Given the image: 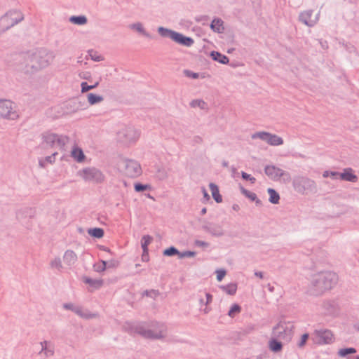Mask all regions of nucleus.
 I'll return each instance as SVG.
<instances>
[{"label": "nucleus", "mask_w": 359, "mask_h": 359, "mask_svg": "<svg viewBox=\"0 0 359 359\" xmlns=\"http://www.w3.org/2000/svg\"><path fill=\"white\" fill-rule=\"evenodd\" d=\"M24 19L23 14L18 10L8 11L0 18V34L8 30Z\"/></svg>", "instance_id": "1"}, {"label": "nucleus", "mask_w": 359, "mask_h": 359, "mask_svg": "<svg viewBox=\"0 0 359 359\" xmlns=\"http://www.w3.org/2000/svg\"><path fill=\"white\" fill-rule=\"evenodd\" d=\"M137 332L146 339H160L165 336L166 329L163 325L155 324L150 326H140Z\"/></svg>", "instance_id": "2"}, {"label": "nucleus", "mask_w": 359, "mask_h": 359, "mask_svg": "<svg viewBox=\"0 0 359 359\" xmlns=\"http://www.w3.org/2000/svg\"><path fill=\"white\" fill-rule=\"evenodd\" d=\"M337 280V276L334 273H323L318 274L316 279V286L320 291L330 289Z\"/></svg>", "instance_id": "3"}, {"label": "nucleus", "mask_w": 359, "mask_h": 359, "mask_svg": "<svg viewBox=\"0 0 359 359\" xmlns=\"http://www.w3.org/2000/svg\"><path fill=\"white\" fill-rule=\"evenodd\" d=\"M119 168L123 174L129 177H136L142 173L140 165L134 161H123L119 165Z\"/></svg>", "instance_id": "4"}, {"label": "nucleus", "mask_w": 359, "mask_h": 359, "mask_svg": "<svg viewBox=\"0 0 359 359\" xmlns=\"http://www.w3.org/2000/svg\"><path fill=\"white\" fill-rule=\"evenodd\" d=\"M299 20L305 25L312 27L319 20V13H315L313 10H306L301 12Z\"/></svg>", "instance_id": "5"}, {"label": "nucleus", "mask_w": 359, "mask_h": 359, "mask_svg": "<svg viewBox=\"0 0 359 359\" xmlns=\"http://www.w3.org/2000/svg\"><path fill=\"white\" fill-rule=\"evenodd\" d=\"M15 108L14 104L9 100L0 102V116L10 119H15L18 115Z\"/></svg>", "instance_id": "6"}, {"label": "nucleus", "mask_w": 359, "mask_h": 359, "mask_svg": "<svg viewBox=\"0 0 359 359\" xmlns=\"http://www.w3.org/2000/svg\"><path fill=\"white\" fill-rule=\"evenodd\" d=\"M53 57V53L45 48H40L34 53V59L41 67L49 65Z\"/></svg>", "instance_id": "7"}, {"label": "nucleus", "mask_w": 359, "mask_h": 359, "mask_svg": "<svg viewBox=\"0 0 359 359\" xmlns=\"http://www.w3.org/2000/svg\"><path fill=\"white\" fill-rule=\"evenodd\" d=\"M82 177L86 181L95 182H100L104 180L102 173L95 168H86L83 170Z\"/></svg>", "instance_id": "8"}, {"label": "nucleus", "mask_w": 359, "mask_h": 359, "mask_svg": "<svg viewBox=\"0 0 359 359\" xmlns=\"http://www.w3.org/2000/svg\"><path fill=\"white\" fill-rule=\"evenodd\" d=\"M172 40L181 45L189 47L194 44V41L192 38L185 36L183 34L176 32L175 33Z\"/></svg>", "instance_id": "9"}, {"label": "nucleus", "mask_w": 359, "mask_h": 359, "mask_svg": "<svg viewBox=\"0 0 359 359\" xmlns=\"http://www.w3.org/2000/svg\"><path fill=\"white\" fill-rule=\"evenodd\" d=\"M266 174L271 179L277 180L280 179V177L284 175V172L275 166H266L265 168Z\"/></svg>", "instance_id": "10"}, {"label": "nucleus", "mask_w": 359, "mask_h": 359, "mask_svg": "<svg viewBox=\"0 0 359 359\" xmlns=\"http://www.w3.org/2000/svg\"><path fill=\"white\" fill-rule=\"evenodd\" d=\"M317 337V342L318 344H330L333 340V335L332 332L328 330L318 332Z\"/></svg>", "instance_id": "11"}, {"label": "nucleus", "mask_w": 359, "mask_h": 359, "mask_svg": "<svg viewBox=\"0 0 359 359\" xmlns=\"http://www.w3.org/2000/svg\"><path fill=\"white\" fill-rule=\"evenodd\" d=\"M45 142L50 147H61L64 142L55 134H48L45 137Z\"/></svg>", "instance_id": "12"}, {"label": "nucleus", "mask_w": 359, "mask_h": 359, "mask_svg": "<svg viewBox=\"0 0 359 359\" xmlns=\"http://www.w3.org/2000/svg\"><path fill=\"white\" fill-rule=\"evenodd\" d=\"M339 177L348 182H356L357 180V176L353 174V170L351 168L345 169L343 172L339 173Z\"/></svg>", "instance_id": "13"}, {"label": "nucleus", "mask_w": 359, "mask_h": 359, "mask_svg": "<svg viewBox=\"0 0 359 359\" xmlns=\"http://www.w3.org/2000/svg\"><path fill=\"white\" fill-rule=\"evenodd\" d=\"M64 262L67 265L73 264L77 259L76 253L72 250H67L63 257Z\"/></svg>", "instance_id": "14"}, {"label": "nucleus", "mask_w": 359, "mask_h": 359, "mask_svg": "<svg viewBox=\"0 0 359 359\" xmlns=\"http://www.w3.org/2000/svg\"><path fill=\"white\" fill-rule=\"evenodd\" d=\"M210 56L213 60L217 61L221 64L226 65L229 62V58L217 51H212Z\"/></svg>", "instance_id": "15"}, {"label": "nucleus", "mask_w": 359, "mask_h": 359, "mask_svg": "<svg viewBox=\"0 0 359 359\" xmlns=\"http://www.w3.org/2000/svg\"><path fill=\"white\" fill-rule=\"evenodd\" d=\"M72 156L78 162H82L85 159V155L81 149L74 147L71 152Z\"/></svg>", "instance_id": "16"}, {"label": "nucleus", "mask_w": 359, "mask_h": 359, "mask_svg": "<svg viewBox=\"0 0 359 359\" xmlns=\"http://www.w3.org/2000/svg\"><path fill=\"white\" fill-rule=\"evenodd\" d=\"M210 28L218 33H221L224 30L223 21L219 18H215L210 24Z\"/></svg>", "instance_id": "17"}, {"label": "nucleus", "mask_w": 359, "mask_h": 359, "mask_svg": "<svg viewBox=\"0 0 359 359\" xmlns=\"http://www.w3.org/2000/svg\"><path fill=\"white\" fill-rule=\"evenodd\" d=\"M266 142L273 146H278L283 144V140L280 137L269 133Z\"/></svg>", "instance_id": "18"}, {"label": "nucleus", "mask_w": 359, "mask_h": 359, "mask_svg": "<svg viewBox=\"0 0 359 359\" xmlns=\"http://www.w3.org/2000/svg\"><path fill=\"white\" fill-rule=\"evenodd\" d=\"M210 189L212 193L213 198L217 203H221L222 201V196L219 194V189L217 185L213 183L210 184Z\"/></svg>", "instance_id": "19"}, {"label": "nucleus", "mask_w": 359, "mask_h": 359, "mask_svg": "<svg viewBox=\"0 0 359 359\" xmlns=\"http://www.w3.org/2000/svg\"><path fill=\"white\" fill-rule=\"evenodd\" d=\"M286 332V328L284 324L280 323L274 327L273 330V335L274 337H282Z\"/></svg>", "instance_id": "20"}, {"label": "nucleus", "mask_w": 359, "mask_h": 359, "mask_svg": "<svg viewBox=\"0 0 359 359\" xmlns=\"http://www.w3.org/2000/svg\"><path fill=\"white\" fill-rule=\"evenodd\" d=\"M158 34L163 36V37H165V38H170L172 40V37L175 33V31H172L171 29H168L167 28H164L163 27H160L158 29Z\"/></svg>", "instance_id": "21"}, {"label": "nucleus", "mask_w": 359, "mask_h": 359, "mask_svg": "<svg viewBox=\"0 0 359 359\" xmlns=\"http://www.w3.org/2000/svg\"><path fill=\"white\" fill-rule=\"evenodd\" d=\"M69 21L75 25H83L86 24L87 22V18L84 15H79V16H72L69 18Z\"/></svg>", "instance_id": "22"}, {"label": "nucleus", "mask_w": 359, "mask_h": 359, "mask_svg": "<svg viewBox=\"0 0 359 359\" xmlns=\"http://www.w3.org/2000/svg\"><path fill=\"white\" fill-rule=\"evenodd\" d=\"M220 288L226 292L228 294L233 295L236 292L237 285L236 284L231 283L227 285H221Z\"/></svg>", "instance_id": "23"}, {"label": "nucleus", "mask_w": 359, "mask_h": 359, "mask_svg": "<svg viewBox=\"0 0 359 359\" xmlns=\"http://www.w3.org/2000/svg\"><path fill=\"white\" fill-rule=\"evenodd\" d=\"M269 194V201L273 204H277L279 202L280 196L279 194L273 189L269 188L268 189Z\"/></svg>", "instance_id": "24"}, {"label": "nucleus", "mask_w": 359, "mask_h": 359, "mask_svg": "<svg viewBox=\"0 0 359 359\" xmlns=\"http://www.w3.org/2000/svg\"><path fill=\"white\" fill-rule=\"evenodd\" d=\"M88 233L90 236L97 238H102L104 236V231L101 228L90 229Z\"/></svg>", "instance_id": "25"}, {"label": "nucleus", "mask_w": 359, "mask_h": 359, "mask_svg": "<svg viewBox=\"0 0 359 359\" xmlns=\"http://www.w3.org/2000/svg\"><path fill=\"white\" fill-rule=\"evenodd\" d=\"M103 98L102 96L97 95L93 93H90L88 95V101L90 104H95L96 103L100 102L102 101Z\"/></svg>", "instance_id": "26"}, {"label": "nucleus", "mask_w": 359, "mask_h": 359, "mask_svg": "<svg viewBox=\"0 0 359 359\" xmlns=\"http://www.w3.org/2000/svg\"><path fill=\"white\" fill-rule=\"evenodd\" d=\"M152 238L150 236H144L142 238V248L143 249L144 252H147V247L151 243Z\"/></svg>", "instance_id": "27"}, {"label": "nucleus", "mask_w": 359, "mask_h": 359, "mask_svg": "<svg viewBox=\"0 0 359 359\" xmlns=\"http://www.w3.org/2000/svg\"><path fill=\"white\" fill-rule=\"evenodd\" d=\"M269 348L271 351L277 352L281 350L282 344L280 342L276 341V339H271L269 341Z\"/></svg>", "instance_id": "28"}, {"label": "nucleus", "mask_w": 359, "mask_h": 359, "mask_svg": "<svg viewBox=\"0 0 359 359\" xmlns=\"http://www.w3.org/2000/svg\"><path fill=\"white\" fill-rule=\"evenodd\" d=\"M241 306L238 304H233L229 313H228V315L231 317V318H233L236 315L238 314L240 312H241Z\"/></svg>", "instance_id": "29"}, {"label": "nucleus", "mask_w": 359, "mask_h": 359, "mask_svg": "<svg viewBox=\"0 0 359 359\" xmlns=\"http://www.w3.org/2000/svg\"><path fill=\"white\" fill-rule=\"evenodd\" d=\"M184 73L185 76H187V77L194 79L204 77L203 75H201L198 73L194 72L191 71L190 69L184 70Z\"/></svg>", "instance_id": "30"}, {"label": "nucleus", "mask_w": 359, "mask_h": 359, "mask_svg": "<svg viewBox=\"0 0 359 359\" xmlns=\"http://www.w3.org/2000/svg\"><path fill=\"white\" fill-rule=\"evenodd\" d=\"M191 106L194 108L198 107L200 109H205L206 107V104L203 100H193L191 102Z\"/></svg>", "instance_id": "31"}, {"label": "nucleus", "mask_w": 359, "mask_h": 359, "mask_svg": "<svg viewBox=\"0 0 359 359\" xmlns=\"http://www.w3.org/2000/svg\"><path fill=\"white\" fill-rule=\"evenodd\" d=\"M99 83V81H96L93 85H88L86 82L81 83V91L82 93L87 92L94 88H95Z\"/></svg>", "instance_id": "32"}, {"label": "nucleus", "mask_w": 359, "mask_h": 359, "mask_svg": "<svg viewBox=\"0 0 359 359\" xmlns=\"http://www.w3.org/2000/svg\"><path fill=\"white\" fill-rule=\"evenodd\" d=\"M180 252L174 247H170L164 250L163 255L165 256H172L177 255L180 256Z\"/></svg>", "instance_id": "33"}, {"label": "nucleus", "mask_w": 359, "mask_h": 359, "mask_svg": "<svg viewBox=\"0 0 359 359\" xmlns=\"http://www.w3.org/2000/svg\"><path fill=\"white\" fill-rule=\"evenodd\" d=\"M355 352L356 351L353 348H343L339 350V355L341 357H344L349 353H355Z\"/></svg>", "instance_id": "34"}, {"label": "nucleus", "mask_w": 359, "mask_h": 359, "mask_svg": "<svg viewBox=\"0 0 359 359\" xmlns=\"http://www.w3.org/2000/svg\"><path fill=\"white\" fill-rule=\"evenodd\" d=\"M268 135H269V133H266V132H259V133H257L254 135H252V137L253 139H255V138H259L262 140H264L266 142L267 140V137H268Z\"/></svg>", "instance_id": "35"}, {"label": "nucleus", "mask_w": 359, "mask_h": 359, "mask_svg": "<svg viewBox=\"0 0 359 359\" xmlns=\"http://www.w3.org/2000/svg\"><path fill=\"white\" fill-rule=\"evenodd\" d=\"M88 53H89V55L90 56L92 60L101 61L103 60L102 55H99L98 53L96 51L90 50Z\"/></svg>", "instance_id": "36"}, {"label": "nucleus", "mask_w": 359, "mask_h": 359, "mask_svg": "<svg viewBox=\"0 0 359 359\" xmlns=\"http://www.w3.org/2000/svg\"><path fill=\"white\" fill-rule=\"evenodd\" d=\"M42 346L43 347L45 346L43 353L46 356L53 355V351L50 348V347H48V343L46 341H44V343L42 344Z\"/></svg>", "instance_id": "37"}, {"label": "nucleus", "mask_w": 359, "mask_h": 359, "mask_svg": "<svg viewBox=\"0 0 359 359\" xmlns=\"http://www.w3.org/2000/svg\"><path fill=\"white\" fill-rule=\"evenodd\" d=\"M132 27L140 33H142L144 35H147L144 30V28L141 23H135L132 25Z\"/></svg>", "instance_id": "38"}, {"label": "nucleus", "mask_w": 359, "mask_h": 359, "mask_svg": "<svg viewBox=\"0 0 359 359\" xmlns=\"http://www.w3.org/2000/svg\"><path fill=\"white\" fill-rule=\"evenodd\" d=\"M86 283L90 284V285H92L95 287H100L102 285V281L101 280H86Z\"/></svg>", "instance_id": "39"}, {"label": "nucleus", "mask_w": 359, "mask_h": 359, "mask_svg": "<svg viewBox=\"0 0 359 359\" xmlns=\"http://www.w3.org/2000/svg\"><path fill=\"white\" fill-rule=\"evenodd\" d=\"M339 172L325 171L323 174V176L324 177H332L333 178H337L339 177Z\"/></svg>", "instance_id": "40"}, {"label": "nucleus", "mask_w": 359, "mask_h": 359, "mask_svg": "<svg viewBox=\"0 0 359 359\" xmlns=\"http://www.w3.org/2000/svg\"><path fill=\"white\" fill-rule=\"evenodd\" d=\"M149 188V187L148 185H143L141 184H136L135 185V189L136 191H144V190L148 189Z\"/></svg>", "instance_id": "41"}, {"label": "nucleus", "mask_w": 359, "mask_h": 359, "mask_svg": "<svg viewBox=\"0 0 359 359\" xmlns=\"http://www.w3.org/2000/svg\"><path fill=\"white\" fill-rule=\"evenodd\" d=\"M217 273V279L218 281H221L226 275V271L224 270H217L216 271Z\"/></svg>", "instance_id": "42"}, {"label": "nucleus", "mask_w": 359, "mask_h": 359, "mask_svg": "<svg viewBox=\"0 0 359 359\" xmlns=\"http://www.w3.org/2000/svg\"><path fill=\"white\" fill-rule=\"evenodd\" d=\"M242 177L243 179H245L246 180H250L252 183L255 182V178L253 177H251L250 175L247 174L246 172H243Z\"/></svg>", "instance_id": "43"}, {"label": "nucleus", "mask_w": 359, "mask_h": 359, "mask_svg": "<svg viewBox=\"0 0 359 359\" xmlns=\"http://www.w3.org/2000/svg\"><path fill=\"white\" fill-rule=\"evenodd\" d=\"M308 338H309V335L307 334H304L302 335L301 341L299 344V346H300V347L303 346L306 344Z\"/></svg>", "instance_id": "44"}, {"label": "nucleus", "mask_w": 359, "mask_h": 359, "mask_svg": "<svg viewBox=\"0 0 359 359\" xmlns=\"http://www.w3.org/2000/svg\"><path fill=\"white\" fill-rule=\"evenodd\" d=\"M195 255V252H191V251H186V252H184L183 253H180V257H194Z\"/></svg>", "instance_id": "45"}, {"label": "nucleus", "mask_w": 359, "mask_h": 359, "mask_svg": "<svg viewBox=\"0 0 359 359\" xmlns=\"http://www.w3.org/2000/svg\"><path fill=\"white\" fill-rule=\"evenodd\" d=\"M318 41L323 49L326 50L328 48V43L326 41H323L320 39Z\"/></svg>", "instance_id": "46"}, {"label": "nucleus", "mask_w": 359, "mask_h": 359, "mask_svg": "<svg viewBox=\"0 0 359 359\" xmlns=\"http://www.w3.org/2000/svg\"><path fill=\"white\" fill-rule=\"evenodd\" d=\"M243 192L248 196L249 198H250L252 200H254L256 197V195L254 193L248 192L245 190H243Z\"/></svg>", "instance_id": "47"}, {"label": "nucleus", "mask_w": 359, "mask_h": 359, "mask_svg": "<svg viewBox=\"0 0 359 359\" xmlns=\"http://www.w3.org/2000/svg\"><path fill=\"white\" fill-rule=\"evenodd\" d=\"M196 245L197 246H200V247H207L208 246V244L204 241H196L195 242Z\"/></svg>", "instance_id": "48"}, {"label": "nucleus", "mask_w": 359, "mask_h": 359, "mask_svg": "<svg viewBox=\"0 0 359 359\" xmlns=\"http://www.w3.org/2000/svg\"><path fill=\"white\" fill-rule=\"evenodd\" d=\"M51 265L53 267L60 268L61 266L60 261L59 259H55L54 261L52 262Z\"/></svg>", "instance_id": "49"}, {"label": "nucleus", "mask_w": 359, "mask_h": 359, "mask_svg": "<svg viewBox=\"0 0 359 359\" xmlns=\"http://www.w3.org/2000/svg\"><path fill=\"white\" fill-rule=\"evenodd\" d=\"M106 268V262L104 261L102 262L101 266L97 269V271H104Z\"/></svg>", "instance_id": "50"}, {"label": "nucleus", "mask_w": 359, "mask_h": 359, "mask_svg": "<svg viewBox=\"0 0 359 359\" xmlns=\"http://www.w3.org/2000/svg\"><path fill=\"white\" fill-rule=\"evenodd\" d=\"M203 196H204L205 199L206 201H208L210 199V196H209L207 191L205 189H203Z\"/></svg>", "instance_id": "51"}, {"label": "nucleus", "mask_w": 359, "mask_h": 359, "mask_svg": "<svg viewBox=\"0 0 359 359\" xmlns=\"http://www.w3.org/2000/svg\"><path fill=\"white\" fill-rule=\"evenodd\" d=\"M208 302H211L212 296L209 294H207Z\"/></svg>", "instance_id": "52"}, {"label": "nucleus", "mask_w": 359, "mask_h": 359, "mask_svg": "<svg viewBox=\"0 0 359 359\" xmlns=\"http://www.w3.org/2000/svg\"><path fill=\"white\" fill-rule=\"evenodd\" d=\"M201 212H202L203 215L205 214L206 213V208H203L202 210H201Z\"/></svg>", "instance_id": "53"}, {"label": "nucleus", "mask_w": 359, "mask_h": 359, "mask_svg": "<svg viewBox=\"0 0 359 359\" xmlns=\"http://www.w3.org/2000/svg\"><path fill=\"white\" fill-rule=\"evenodd\" d=\"M256 275H257V276H259L260 278H262V273H256Z\"/></svg>", "instance_id": "54"}, {"label": "nucleus", "mask_w": 359, "mask_h": 359, "mask_svg": "<svg viewBox=\"0 0 359 359\" xmlns=\"http://www.w3.org/2000/svg\"><path fill=\"white\" fill-rule=\"evenodd\" d=\"M358 359H359V357L358 358Z\"/></svg>", "instance_id": "55"}]
</instances>
